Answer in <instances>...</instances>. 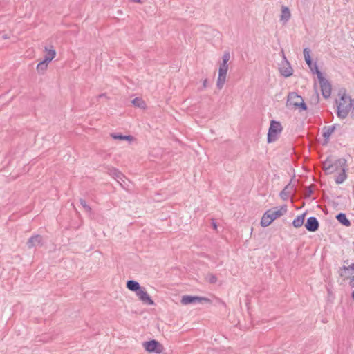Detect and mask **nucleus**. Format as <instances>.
Masks as SVG:
<instances>
[{"mask_svg": "<svg viewBox=\"0 0 354 354\" xmlns=\"http://www.w3.org/2000/svg\"><path fill=\"white\" fill-rule=\"evenodd\" d=\"M353 100L346 93H343L341 96L339 102H337V116L342 119L347 117L351 109L353 106Z\"/></svg>", "mask_w": 354, "mask_h": 354, "instance_id": "obj_1", "label": "nucleus"}, {"mask_svg": "<svg viewBox=\"0 0 354 354\" xmlns=\"http://www.w3.org/2000/svg\"><path fill=\"white\" fill-rule=\"evenodd\" d=\"M286 106L294 109H298L300 111L307 110V105L304 99L295 92H291L288 94Z\"/></svg>", "mask_w": 354, "mask_h": 354, "instance_id": "obj_2", "label": "nucleus"}, {"mask_svg": "<svg viewBox=\"0 0 354 354\" xmlns=\"http://www.w3.org/2000/svg\"><path fill=\"white\" fill-rule=\"evenodd\" d=\"M314 67L315 69V73L320 84L322 94L324 98H328L331 94V85L330 82L323 76L317 64H315Z\"/></svg>", "mask_w": 354, "mask_h": 354, "instance_id": "obj_3", "label": "nucleus"}, {"mask_svg": "<svg viewBox=\"0 0 354 354\" xmlns=\"http://www.w3.org/2000/svg\"><path fill=\"white\" fill-rule=\"evenodd\" d=\"M282 129L281 124L279 122L272 120L268 133V142L271 143L276 141L278 139L279 135L281 133Z\"/></svg>", "mask_w": 354, "mask_h": 354, "instance_id": "obj_4", "label": "nucleus"}, {"mask_svg": "<svg viewBox=\"0 0 354 354\" xmlns=\"http://www.w3.org/2000/svg\"><path fill=\"white\" fill-rule=\"evenodd\" d=\"M143 346L149 353H160L163 350L162 345L155 339L143 342Z\"/></svg>", "mask_w": 354, "mask_h": 354, "instance_id": "obj_5", "label": "nucleus"}, {"mask_svg": "<svg viewBox=\"0 0 354 354\" xmlns=\"http://www.w3.org/2000/svg\"><path fill=\"white\" fill-rule=\"evenodd\" d=\"M228 70V66L221 65L218 69V77L217 79L216 86L218 89H221L226 81V76Z\"/></svg>", "mask_w": 354, "mask_h": 354, "instance_id": "obj_6", "label": "nucleus"}, {"mask_svg": "<svg viewBox=\"0 0 354 354\" xmlns=\"http://www.w3.org/2000/svg\"><path fill=\"white\" fill-rule=\"evenodd\" d=\"M203 301L205 302L210 301V300L207 298L192 295H183L180 301L183 305H188L194 303H201Z\"/></svg>", "mask_w": 354, "mask_h": 354, "instance_id": "obj_7", "label": "nucleus"}, {"mask_svg": "<svg viewBox=\"0 0 354 354\" xmlns=\"http://www.w3.org/2000/svg\"><path fill=\"white\" fill-rule=\"evenodd\" d=\"M287 206L286 205L281 206L279 208L275 207L266 211L270 214V218L272 222L277 218L283 216L287 212Z\"/></svg>", "mask_w": 354, "mask_h": 354, "instance_id": "obj_8", "label": "nucleus"}, {"mask_svg": "<svg viewBox=\"0 0 354 354\" xmlns=\"http://www.w3.org/2000/svg\"><path fill=\"white\" fill-rule=\"evenodd\" d=\"M136 296L139 298V299L145 304L147 305H153L154 301L150 297L149 294L145 290V288L144 287H141L139 290H138L136 292Z\"/></svg>", "mask_w": 354, "mask_h": 354, "instance_id": "obj_9", "label": "nucleus"}, {"mask_svg": "<svg viewBox=\"0 0 354 354\" xmlns=\"http://www.w3.org/2000/svg\"><path fill=\"white\" fill-rule=\"evenodd\" d=\"M340 127L339 124H335L332 126H324L322 128V136L324 137V141L323 143L324 145L328 144V142H329L330 137L332 135V133L335 131V130L337 127Z\"/></svg>", "mask_w": 354, "mask_h": 354, "instance_id": "obj_10", "label": "nucleus"}, {"mask_svg": "<svg viewBox=\"0 0 354 354\" xmlns=\"http://www.w3.org/2000/svg\"><path fill=\"white\" fill-rule=\"evenodd\" d=\"M304 225L308 231L314 232L319 229V223L316 217L311 216L307 218Z\"/></svg>", "mask_w": 354, "mask_h": 354, "instance_id": "obj_11", "label": "nucleus"}, {"mask_svg": "<svg viewBox=\"0 0 354 354\" xmlns=\"http://www.w3.org/2000/svg\"><path fill=\"white\" fill-rule=\"evenodd\" d=\"M43 238L41 235L36 234L34 236H32L29 238L26 244L28 248H32L34 247L41 246L42 245L43 243Z\"/></svg>", "mask_w": 354, "mask_h": 354, "instance_id": "obj_12", "label": "nucleus"}, {"mask_svg": "<svg viewBox=\"0 0 354 354\" xmlns=\"http://www.w3.org/2000/svg\"><path fill=\"white\" fill-rule=\"evenodd\" d=\"M346 160L344 158H339L334 160L333 163V173L342 171V169H346Z\"/></svg>", "mask_w": 354, "mask_h": 354, "instance_id": "obj_13", "label": "nucleus"}, {"mask_svg": "<svg viewBox=\"0 0 354 354\" xmlns=\"http://www.w3.org/2000/svg\"><path fill=\"white\" fill-rule=\"evenodd\" d=\"M283 59L286 62V65L280 68V73L283 76L288 77L292 75L293 70L285 56H283Z\"/></svg>", "mask_w": 354, "mask_h": 354, "instance_id": "obj_14", "label": "nucleus"}, {"mask_svg": "<svg viewBox=\"0 0 354 354\" xmlns=\"http://www.w3.org/2000/svg\"><path fill=\"white\" fill-rule=\"evenodd\" d=\"M310 50L308 48H305L304 49L303 53L304 56L305 61L307 64V65L309 66V68L311 69V71L315 73V69L314 67V64H313L312 59L310 56Z\"/></svg>", "mask_w": 354, "mask_h": 354, "instance_id": "obj_15", "label": "nucleus"}, {"mask_svg": "<svg viewBox=\"0 0 354 354\" xmlns=\"http://www.w3.org/2000/svg\"><path fill=\"white\" fill-rule=\"evenodd\" d=\"M334 160L332 158H327L325 161L323 162V169L326 174H333V163Z\"/></svg>", "mask_w": 354, "mask_h": 354, "instance_id": "obj_16", "label": "nucleus"}, {"mask_svg": "<svg viewBox=\"0 0 354 354\" xmlns=\"http://www.w3.org/2000/svg\"><path fill=\"white\" fill-rule=\"evenodd\" d=\"M291 14L289 8L286 6H283L281 8V15L280 16V20L286 24L290 18Z\"/></svg>", "mask_w": 354, "mask_h": 354, "instance_id": "obj_17", "label": "nucleus"}, {"mask_svg": "<svg viewBox=\"0 0 354 354\" xmlns=\"http://www.w3.org/2000/svg\"><path fill=\"white\" fill-rule=\"evenodd\" d=\"M336 219L344 226L349 227L351 225V221L347 218L344 213H339L336 215Z\"/></svg>", "mask_w": 354, "mask_h": 354, "instance_id": "obj_18", "label": "nucleus"}, {"mask_svg": "<svg viewBox=\"0 0 354 354\" xmlns=\"http://www.w3.org/2000/svg\"><path fill=\"white\" fill-rule=\"evenodd\" d=\"M110 136L114 140H128L130 142L133 140V137L132 136H124L120 133H112Z\"/></svg>", "mask_w": 354, "mask_h": 354, "instance_id": "obj_19", "label": "nucleus"}, {"mask_svg": "<svg viewBox=\"0 0 354 354\" xmlns=\"http://www.w3.org/2000/svg\"><path fill=\"white\" fill-rule=\"evenodd\" d=\"M109 174L112 176L118 183L120 180H123L124 175L117 169L111 168L109 169Z\"/></svg>", "mask_w": 354, "mask_h": 354, "instance_id": "obj_20", "label": "nucleus"}, {"mask_svg": "<svg viewBox=\"0 0 354 354\" xmlns=\"http://www.w3.org/2000/svg\"><path fill=\"white\" fill-rule=\"evenodd\" d=\"M127 288L133 292H136L141 288L140 283L134 280H129L127 282Z\"/></svg>", "mask_w": 354, "mask_h": 354, "instance_id": "obj_21", "label": "nucleus"}, {"mask_svg": "<svg viewBox=\"0 0 354 354\" xmlns=\"http://www.w3.org/2000/svg\"><path fill=\"white\" fill-rule=\"evenodd\" d=\"M294 189V186L290 183L288 184L284 189L281 192L280 196L283 199H286L290 195L292 191Z\"/></svg>", "mask_w": 354, "mask_h": 354, "instance_id": "obj_22", "label": "nucleus"}, {"mask_svg": "<svg viewBox=\"0 0 354 354\" xmlns=\"http://www.w3.org/2000/svg\"><path fill=\"white\" fill-rule=\"evenodd\" d=\"M45 50H46V53L45 55V57H44V59L47 61V62H50L53 59V58L55 57L56 51L53 48V46H51L50 49L45 48Z\"/></svg>", "mask_w": 354, "mask_h": 354, "instance_id": "obj_23", "label": "nucleus"}, {"mask_svg": "<svg viewBox=\"0 0 354 354\" xmlns=\"http://www.w3.org/2000/svg\"><path fill=\"white\" fill-rule=\"evenodd\" d=\"M305 215L306 214H302L299 216H297L292 221V225L296 227L299 228L301 227L304 224V219H305Z\"/></svg>", "mask_w": 354, "mask_h": 354, "instance_id": "obj_24", "label": "nucleus"}, {"mask_svg": "<svg viewBox=\"0 0 354 354\" xmlns=\"http://www.w3.org/2000/svg\"><path fill=\"white\" fill-rule=\"evenodd\" d=\"M270 217V214L266 212L263 214L261 221V225L262 227H268L272 223V221Z\"/></svg>", "mask_w": 354, "mask_h": 354, "instance_id": "obj_25", "label": "nucleus"}, {"mask_svg": "<svg viewBox=\"0 0 354 354\" xmlns=\"http://www.w3.org/2000/svg\"><path fill=\"white\" fill-rule=\"evenodd\" d=\"M132 104L134 106L145 109L146 108V104L145 101L140 97H136L132 100Z\"/></svg>", "mask_w": 354, "mask_h": 354, "instance_id": "obj_26", "label": "nucleus"}, {"mask_svg": "<svg viewBox=\"0 0 354 354\" xmlns=\"http://www.w3.org/2000/svg\"><path fill=\"white\" fill-rule=\"evenodd\" d=\"M346 179V169H342L340 173L335 178V183L337 184H342Z\"/></svg>", "mask_w": 354, "mask_h": 354, "instance_id": "obj_27", "label": "nucleus"}, {"mask_svg": "<svg viewBox=\"0 0 354 354\" xmlns=\"http://www.w3.org/2000/svg\"><path fill=\"white\" fill-rule=\"evenodd\" d=\"M49 63L50 62H47V61H46L45 59L40 62L37 66V70L38 71V72L43 73L47 69Z\"/></svg>", "mask_w": 354, "mask_h": 354, "instance_id": "obj_28", "label": "nucleus"}, {"mask_svg": "<svg viewBox=\"0 0 354 354\" xmlns=\"http://www.w3.org/2000/svg\"><path fill=\"white\" fill-rule=\"evenodd\" d=\"M80 203L81 204V205L82 206V207L84 208V211L87 213H91L92 212V209L91 207L88 205L86 204V202L84 199H82V198H80Z\"/></svg>", "mask_w": 354, "mask_h": 354, "instance_id": "obj_29", "label": "nucleus"}, {"mask_svg": "<svg viewBox=\"0 0 354 354\" xmlns=\"http://www.w3.org/2000/svg\"><path fill=\"white\" fill-rule=\"evenodd\" d=\"M230 53L227 51L225 52L223 55V57H222V63L221 64V65L228 66L227 62L230 60Z\"/></svg>", "mask_w": 354, "mask_h": 354, "instance_id": "obj_30", "label": "nucleus"}, {"mask_svg": "<svg viewBox=\"0 0 354 354\" xmlns=\"http://www.w3.org/2000/svg\"><path fill=\"white\" fill-rule=\"evenodd\" d=\"M313 194V188L311 186L306 187L304 189V197L309 198Z\"/></svg>", "mask_w": 354, "mask_h": 354, "instance_id": "obj_31", "label": "nucleus"}, {"mask_svg": "<svg viewBox=\"0 0 354 354\" xmlns=\"http://www.w3.org/2000/svg\"><path fill=\"white\" fill-rule=\"evenodd\" d=\"M216 281H217V278H216V277L215 275L210 274L209 276V283H215L216 282Z\"/></svg>", "mask_w": 354, "mask_h": 354, "instance_id": "obj_32", "label": "nucleus"}, {"mask_svg": "<svg viewBox=\"0 0 354 354\" xmlns=\"http://www.w3.org/2000/svg\"><path fill=\"white\" fill-rule=\"evenodd\" d=\"M342 270H354V263H352L351 265H350L348 266H343V267L342 268Z\"/></svg>", "mask_w": 354, "mask_h": 354, "instance_id": "obj_33", "label": "nucleus"}, {"mask_svg": "<svg viewBox=\"0 0 354 354\" xmlns=\"http://www.w3.org/2000/svg\"><path fill=\"white\" fill-rule=\"evenodd\" d=\"M349 285L351 288H354V275L351 277L349 281Z\"/></svg>", "mask_w": 354, "mask_h": 354, "instance_id": "obj_34", "label": "nucleus"}, {"mask_svg": "<svg viewBox=\"0 0 354 354\" xmlns=\"http://www.w3.org/2000/svg\"><path fill=\"white\" fill-rule=\"evenodd\" d=\"M212 226L214 230L217 229V225L214 219L212 220Z\"/></svg>", "mask_w": 354, "mask_h": 354, "instance_id": "obj_35", "label": "nucleus"}, {"mask_svg": "<svg viewBox=\"0 0 354 354\" xmlns=\"http://www.w3.org/2000/svg\"><path fill=\"white\" fill-rule=\"evenodd\" d=\"M98 99L100 98H102V97H104V98H108L107 96H106V93H102V94H100L99 95H97V97Z\"/></svg>", "mask_w": 354, "mask_h": 354, "instance_id": "obj_36", "label": "nucleus"}, {"mask_svg": "<svg viewBox=\"0 0 354 354\" xmlns=\"http://www.w3.org/2000/svg\"><path fill=\"white\" fill-rule=\"evenodd\" d=\"M203 88H206L207 86V80L205 79L203 82Z\"/></svg>", "mask_w": 354, "mask_h": 354, "instance_id": "obj_37", "label": "nucleus"}, {"mask_svg": "<svg viewBox=\"0 0 354 354\" xmlns=\"http://www.w3.org/2000/svg\"><path fill=\"white\" fill-rule=\"evenodd\" d=\"M351 115H352V117H354V100H353V106H352Z\"/></svg>", "mask_w": 354, "mask_h": 354, "instance_id": "obj_38", "label": "nucleus"}, {"mask_svg": "<svg viewBox=\"0 0 354 354\" xmlns=\"http://www.w3.org/2000/svg\"><path fill=\"white\" fill-rule=\"evenodd\" d=\"M351 297L354 300V291L351 294Z\"/></svg>", "mask_w": 354, "mask_h": 354, "instance_id": "obj_39", "label": "nucleus"}, {"mask_svg": "<svg viewBox=\"0 0 354 354\" xmlns=\"http://www.w3.org/2000/svg\"><path fill=\"white\" fill-rule=\"evenodd\" d=\"M346 2H348V0H346Z\"/></svg>", "mask_w": 354, "mask_h": 354, "instance_id": "obj_40", "label": "nucleus"}]
</instances>
